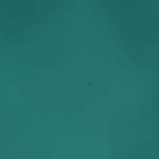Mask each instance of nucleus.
Wrapping results in <instances>:
<instances>
[{"mask_svg": "<svg viewBox=\"0 0 159 159\" xmlns=\"http://www.w3.org/2000/svg\"><path fill=\"white\" fill-rule=\"evenodd\" d=\"M140 11V14H141V13L142 12V11ZM139 60H143L140 56V59H139Z\"/></svg>", "mask_w": 159, "mask_h": 159, "instance_id": "obj_1", "label": "nucleus"}]
</instances>
